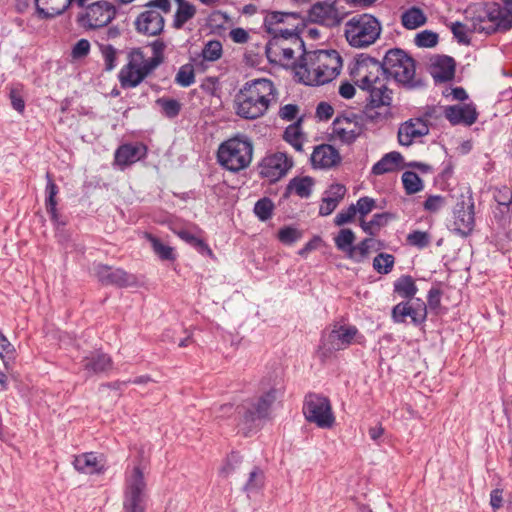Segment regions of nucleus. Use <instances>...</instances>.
Masks as SVG:
<instances>
[{"mask_svg":"<svg viewBox=\"0 0 512 512\" xmlns=\"http://www.w3.org/2000/svg\"><path fill=\"white\" fill-rule=\"evenodd\" d=\"M352 82L369 93L371 108L388 107L392 103V90L382 63L368 55L357 56L349 66Z\"/></svg>","mask_w":512,"mask_h":512,"instance_id":"f257e3e1","label":"nucleus"},{"mask_svg":"<svg viewBox=\"0 0 512 512\" xmlns=\"http://www.w3.org/2000/svg\"><path fill=\"white\" fill-rule=\"evenodd\" d=\"M278 92L274 83L266 78L246 82L235 95L233 109L237 116L245 120L263 117L269 108L276 104Z\"/></svg>","mask_w":512,"mask_h":512,"instance_id":"f03ea898","label":"nucleus"},{"mask_svg":"<svg viewBox=\"0 0 512 512\" xmlns=\"http://www.w3.org/2000/svg\"><path fill=\"white\" fill-rule=\"evenodd\" d=\"M342 58L336 50H315L304 54L295 67V74L305 85L318 86L336 78Z\"/></svg>","mask_w":512,"mask_h":512,"instance_id":"7ed1b4c3","label":"nucleus"},{"mask_svg":"<svg viewBox=\"0 0 512 512\" xmlns=\"http://www.w3.org/2000/svg\"><path fill=\"white\" fill-rule=\"evenodd\" d=\"M277 394V389L270 388L256 398L243 401L237 406V425L247 433L258 427L263 421L269 420Z\"/></svg>","mask_w":512,"mask_h":512,"instance_id":"20e7f679","label":"nucleus"},{"mask_svg":"<svg viewBox=\"0 0 512 512\" xmlns=\"http://www.w3.org/2000/svg\"><path fill=\"white\" fill-rule=\"evenodd\" d=\"M382 32L380 21L370 14H359L344 24V35L348 44L357 49L373 45Z\"/></svg>","mask_w":512,"mask_h":512,"instance_id":"39448f33","label":"nucleus"},{"mask_svg":"<svg viewBox=\"0 0 512 512\" xmlns=\"http://www.w3.org/2000/svg\"><path fill=\"white\" fill-rule=\"evenodd\" d=\"M252 154L253 146L249 140L233 137L219 145L217 160L223 168L238 172L250 164Z\"/></svg>","mask_w":512,"mask_h":512,"instance_id":"423d86ee","label":"nucleus"},{"mask_svg":"<svg viewBox=\"0 0 512 512\" xmlns=\"http://www.w3.org/2000/svg\"><path fill=\"white\" fill-rule=\"evenodd\" d=\"M508 12L497 3L488 4L476 10L470 18L471 30L490 35L511 28Z\"/></svg>","mask_w":512,"mask_h":512,"instance_id":"0eeeda50","label":"nucleus"},{"mask_svg":"<svg viewBox=\"0 0 512 512\" xmlns=\"http://www.w3.org/2000/svg\"><path fill=\"white\" fill-rule=\"evenodd\" d=\"M449 230L460 237L469 236L475 227V200L473 194H457L452 207Z\"/></svg>","mask_w":512,"mask_h":512,"instance_id":"6e6552de","label":"nucleus"},{"mask_svg":"<svg viewBox=\"0 0 512 512\" xmlns=\"http://www.w3.org/2000/svg\"><path fill=\"white\" fill-rule=\"evenodd\" d=\"M170 0H151L136 20V30L146 36H157L161 34L165 26L164 14L171 12Z\"/></svg>","mask_w":512,"mask_h":512,"instance_id":"1a4fd4ad","label":"nucleus"},{"mask_svg":"<svg viewBox=\"0 0 512 512\" xmlns=\"http://www.w3.org/2000/svg\"><path fill=\"white\" fill-rule=\"evenodd\" d=\"M77 23L85 29H98L107 26L116 15L114 5L105 0L93 1L79 7Z\"/></svg>","mask_w":512,"mask_h":512,"instance_id":"9d476101","label":"nucleus"},{"mask_svg":"<svg viewBox=\"0 0 512 512\" xmlns=\"http://www.w3.org/2000/svg\"><path fill=\"white\" fill-rule=\"evenodd\" d=\"M146 482L139 466L127 472L123 508L125 512H145Z\"/></svg>","mask_w":512,"mask_h":512,"instance_id":"9b49d317","label":"nucleus"},{"mask_svg":"<svg viewBox=\"0 0 512 512\" xmlns=\"http://www.w3.org/2000/svg\"><path fill=\"white\" fill-rule=\"evenodd\" d=\"M382 65L387 77L390 76L402 84H412L415 76V63L403 50H389Z\"/></svg>","mask_w":512,"mask_h":512,"instance_id":"f8f14e48","label":"nucleus"},{"mask_svg":"<svg viewBox=\"0 0 512 512\" xmlns=\"http://www.w3.org/2000/svg\"><path fill=\"white\" fill-rule=\"evenodd\" d=\"M303 413L307 421L323 429L331 428L335 422L329 399L319 394L310 393L305 397Z\"/></svg>","mask_w":512,"mask_h":512,"instance_id":"ddd939ff","label":"nucleus"},{"mask_svg":"<svg viewBox=\"0 0 512 512\" xmlns=\"http://www.w3.org/2000/svg\"><path fill=\"white\" fill-rule=\"evenodd\" d=\"M363 341L364 336L359 333L356 326L334 324L331 331L323 335L322 348L325 350L323 354L326 356L327 353L344 350L354 342L360 344Z\"/></svg>","mask_w":512,"mask_h":512,"instance_id":"4468645a","label":"nucleus"},{"mask_svg":"<svg viewBox=\"0 0 512 512\" xmlns=\"http://www.w3.org/2000/svg\"><path fill=\"white\" fill-rule=\"evenodd\" d=\"M305 53L304 42L300 37H293V42L273 37L266 47L268 59L283 64L294 63L295 54H299L302 58Z\"/></svg>","mask_w":512,"mask_h":512,"instance_id":"2eb2a0df","label":"nucleus"},{"mask_svg":"<svg viewBox=\"0 0 512 512\" xmlns=\"http://www.w3.org/2000/svg\"><path fill=\"white\" fill-rule=\"evenodd\" d=\"M157 63L145 61L139 52L131 53L128 63L121 69L119 80L123 88L138 86Z\"/></svg>","mask_w":512,"mask_h":512,"instance_id":"dca6fc26","label":"nucleus"},{"mask_svg":"<svg viewBox=\"0 0 512 512\" xmlns=\"http://www.w3.org/2000/svg\"><path fill=\"white\" fill-rule=\"evenodd\" d=\"M292 165V160L285 153L277 152L263 158L259 165V174L273 183L285 176Z\"/></svg>","mask_w":512,"mask_h":512,"instance_id":"f3484780","label":"nucleus"},{"mask_svg":"<svg viewBox=\"0 0 512 512\" xmlns=\"http://www.w3.org/2000/svg\"><path fill=\"white\" fill-rule=\"evenodd\" d=\"M363 132V123L357 115L337 117L332 124V135L343 143L354 142Z\"/></svg>","mask_w":512,"mask_h":512,"instance_id":"a211bd4d","label":"nucleus"},{"mask_svg":"<svg viewBox=\"0 0 512 512\" xmlns=\"http://www.w3.org/2000/svg\"><path fill=\"white\" fill-rule=\"evenodd\" d=\"M431 114L426 112L424 117L412 118L402 123L398 129V141L402 146H410L417 139L429 133L427 118Z\"/></svg>","mask_w":512,"mask_h":512,"instance_id":"6ab92c4d","label":"nucleus"},{"mask_svg":"<svg viewBox=\"0 0 512 512\" xmlns=\"http://www.w3.org/2000/svg\"><path fill=\"white\" fill-rule=\"evenodd\" d=\"M94 274L98 281L103 285H115L118 287H127L135 284L136 279L133 275L127 273L121 268H112L108 265L97 264L94 267Z\"/></svg>","mask_w":512,"mask_h":512,"instance_id":"aec40b11","label":"nucleus"},{"mask_svg":"<svg viewBox=\"0 0 512 512\" xmlns=\"http://www.w3.org/2000/svg\"><path fill=\"white\" fill-rule=\"evenodd\" d=\"M409 316L414 325H420L427 318V306L421 299H416L412 304L401 302L393 307L392 318L397 323H402Z\"/></svg>","mask_w":512,"mask_h":512,"instance_id":"412c9836","label":"nucleus"},{"mask_svg":"<svg viewBox=\"0 0 512 512\" xmlns=\"http://www.w3.org/2000/svg\"><path fill=\"white\" fill-rule=\"evenodd\" d=\"M296 17L297 14L295 13L271 12L265 16L263 25L265 30L269 34H272L273 37H279L281 39H287L288 41L293 42V37H300L294 30L283 29L276 26L284 23L288 18Z\"/></svg>","mask_w":512,"mask_h":512,"instance_id":"4be33fe9","label":"nucleus"},{"mask_svg":"<svg viewBox=\"0 0 512 512\" xmlns=\"http://www.w3.org/2000/svg\"><path fill=\"white\" fill-rule=\"evenodd\" d=\"M171 9L175 7L172 18V27L174 29H182L188 22H190L197 13L196 6L188 0H170Z\"/></svg>","mask_w":512,"mask_h":512,"instance_id":"5701e85b","label":"nucleus"},{"mask_svg":"<svg viewBox=\"0 0 512 512\" xmlns=\"http://www.w3.org/2000/svg\"><path fill=\"white\" fill-rule=\"evenodd\" d=\"M308 17L312 22L332 25L337 17V9L331 1H319L311 6Z\"/></svg>","mask_w":512,"mask_h":512,"instance_id":"b1692460","label":"nucleus"},{"mask_svg":"<svg viewBox=\"0 0 512 512\" xmlns=\"http://www.w3.org/2000/svg\"><path fill=\"white\" fill-rule=\"evenodd\" d=\"M430 74L436 82L451 80L455 74V62L449 56H437L431 60Z\"/></svg>","mask_w":512,"mask_h":512,"instance_id":"393cba45","label":"nucleus"},{"mask_svg":"<svg viewBox=\"0 0 512 512\" xmlns=\"http://www.w3.org/2000/svg\"><path fill=\"white\" fill-rule=\"evenodd\" d=\"M445 116L452 124L464 123L472 125L477 119V112L473 105H455L445 109Z\"/></svg>","mask_w":512,"mask_h":512,"instance_id":"a878e982","label":"nucleus"},{"mask_svg":"<svg viewBox=\"0 0 512 512\" xmlns=\"http://www.w3.org/2000/svg\"><path fill=\"white\" fill-rule=\"evenodd\" d=\"M73 465L77 471L84 474H100L104 471L102 458L93 452L76 456Z\"/></svg>","mask_w":512,"mask_h":512,"instance_id":"bb28decb","label":"nucleus"},{"mask_svg":"<svg viewBox=\"0 0 512 512\" xmlns=\"http://www.w3.org/2000/svg\"><path fill=\"white\" fill-rule=\"evenodd\" d=\"M311 161L315 167L330 168L340 161V155L333 146L323 144L314 149Z\"/></svg>","mask_w":512,"mask_h":512,"instance_id":"cd10ccee","label":"nucleus"},{"mask_svg":"<svg viewBox=\"0 0 512 512\" xmlns=\"http://www.w3.org/2000/svg\"><path fill=\"white\" fill-rule=\"evenodd\" d=\"M111 366V358L107 354L100 352H92L82 360V367L89 376L105 372L109 370Z\"/></svg>","mask_w":512,"mask_h":512,"instance_id":"c85d7f7f","label":"nucleus"},{"mask_svg":"<svg viewBox=\"0 0 512 512\" xmlns=\"http://www.w3.org/2000/svg\"><path fill=\"white\" fill-rule=\"evenodd\" d=\"M146 152L142 145L124 144L115 152V163L119 166H128L140 160Z\"/></svg>","mask_w":512,"mask_h":512,"instance_id":"c756f323","label":"nucleus"},{"mask_svg":"<svg viewBox=\"0 0 512 512\" xmlns=\"http://www.w3.org/2000/svg\"><path fill=\"white\" fill-rule=\"evenodd\" d=\"M37 13L42 18H52L62 14L71 0H35Z\"/></svg>","mask_w":512,"mask_h":512,"instance_id":"7c9ffc66","label":"nucleus"},{"mask_svg":"<svg viewBox=\"0 0 512 512\" xmlns=\"http://www.w3.org/2000/svg\"><path fill=\"white\" fill-rule=\"evenodd\" d=\"M402 160L403 157L398 152L387 153L373 165L372 173L375 175H382L396 171L400 167Z\"/></svg>","mask_w":512,"mask_h":512,"instance_id":"2f4dec72","label":"nucleus"},{"mask_svg":"<svg viewBox=\"0 0 512 512\" xmlns=\"http://www.w3.org/2000/svg\"><path fill=\"white\" fill-rule=\"evenodd\" d=\"M427 17L422 9L418 7H411L404 11L401 15L402 25L409 30H414L424 25Z\"/></svg>","mask_w":512,"mask_h":512,"instance_id":"473e14b6","label":"nucleus"},{"mask_svg":"<svg viewBox=\"0 0 512 512\" xmlns=\"http://www.w3.org/2000/svg\"><path fill=\"white\" fill-rule=\"evenodd\" d=\"M417 291L415 281L409 275H403L394 282V292L402 298L412 299Z\"/></svg>","mask_w":512,"mask_h":512,"instance_id":"72a5a7b5","label":"nucleus"},{"mask_svg":"<svg viewBox=\"0 0 512 512\" xmlns=\"http://www.w3.org/2000/svg\"><path fill=\"white\" fill-rule=\"evenodd\" d=\"M17 352L14 345L0 331V358L6 370L12 369L15 364Z\"/></svg>","mask_w":512,"mask_h":512,"instance_id":"f704fd0d","label":"nucleus"},{"mask_svg":"<svg viewBox=\"0 0 512 512\" xmlns=\"http://www.w3.org/2000/svg\"><path fill=\"white\" fill-rule=\"evenodd\" d=\"M283 138L288 142L296 151H302L303 148V134L300 127V120L290 124L284 131Z\"/></svg>","mask_w":512,"mask_h":512,"instance_id":"c9c22d12","label":"nucleus"},{"mask_svg":"<svg viewBox=\"0 0 512 512\" xmlns=\"http://www.w3.org/2000/svg\"><path fill=\"white\" fill-rule=\"evenodd\" d=\"M98 47L104 61V69L112 71L117 66L119 51L108 43H98Z\"/></svg>","mask_w":512,"mask_h":512,"instance_id":"e433bc0d","label":"nucleus"},{"mask_svg":"<svg viewBox=\"0 0 512 512\" xmlns=\"http://www.w3.org/2000/svg\"><path fill=\"white\" fill-rule=\"evenodd\" d=\"M223 55V46L219 40H209L204 44L201 56L204 61L215 62Z\"/></svg>","mask_w":512,"mask_h":512,"instance_id":"4c0bfd02","label":"nucleus"},{"mask_svg":"<svg viewBox=\"0 0 512 512\" xmlns=\"http://www.w3.org/2000/svg\"><path fill=\"white\" fill-rule=\"evenodd\" d=\"M274 209L275 205L272 200L263 197L255 203L253 211L260 221L265 222L272 217Z\"/></svg>","mask_w":512,"mask_h":512,"instance_id":"58836bf2","label":"nucleus"},{"mask_svg":"<svg viewBox=\"0 0 512 512\" xmlns=\"http://www.w3.org/2000/svg\"><path fill=\"white\" fill-rule=\"evenodd\" d=\"M373 242L372 238H365L359 244L352 246L347 257L356 263L362 262L369 254Z\"/></svg>","mask_w":512,"mask_h":512,"instance_id":"ea45409f","label":"nucleus"},{"mask_svg":"<svg viewBox=\"0 0 512 512\" xmlns=\"http://www.w3.org/2000/svg\"><path fill=\"white\" fill-rule=\"evenodd\" d=\"M395 263V258L389 253H379L373 259V268L379 274H388L392 271Z\"/></svg>","mask_w":512,"mask_h":512,"instance_id":"a19ab883","label":"nucleus"},{"mask_svg":"<svg viewBox=\"0 0 512 512\" xmlns=\"http://www.w3.org/2000/svg\"><path fill=\"white\" fill-rule=\"evenodd\" d=\"M313 186V178L310 176H298L289 182L286 192H311Z\"/></svg>","mask_w":512,"mask_h":512,"instance_id":"79ce46f5","label":"nucleus"},{"mask_svg":"<svg viewBox=\"0 0 512 512\" xmlns=\"http://www.w3.org/2000/svg\"><path fill=\"white\" fill-rule=\"evenodd\" d=\"M402 183L406 192H420L423 186V180L414 171H405L402 175Z\"/></svg>","mask_w":512,"mask_h":512,"instance_id":"37998d69","label":"nucleus"},{"mask_svg":"<svg viewBox=\"0 0 512 512\" xmlns=\"http://www.w3.org/2000/svg\"><path fill=\"white\" fill-rule=\"evenodd\" d=\"M354 240L355 234L351 229H341L337 237H335V245L340 251L348 255Z\"/></svg>","mask_w":512,"mask_h":512,"instance_id":"c03bdc74","label":"nucleus"},{"mask_svg":"<svg viewBox=\"0 0 512 512\" xmlns=\"http://www.w3.org/2000/svg\"><path fill=\"white\" fill-rule=\"evenodd\" d=\"M493 216L499 225L505 227L510 224L512 219V205H505L503 203L494 204Z\"/></svg>","mask_w":512,"mask_h":512,"instance_id":"a18cd8bd","label":"nucleus"},{"mask_svg":"<svg viewBox=\"0 0 512 512\" xmlns=\"http://www.w3.org/2000/svg\"><path fill=\"white\" fill-rule=\"evenodd\" d=\"M146 238L152 245L154 252L163 260H172L174 258L173 249L163 244L158 238L152 234H146Z\"/></svg>","mask_w":512,"mask_h":512,"instance_id":"49530a36","label":"nucleus"},{"mask_svg":"<svg viewBox=\"0 0 512 512\" xmlns=\"http://www.w3.org/2000/svg\"><path fill=\"white\" fill-rule=\"evenodd\" d=\"M175 82L182 87H189L195 82L194 68L190 64L181 66L176 74Z\"/></svg>","mask_w":512,"mask_h":512,"instance_id":"de8ad7c7","label":"nucleus"},{"mask_svg":"<svg viewBox=\"0 0 512 512\" xmlns=\"http://www.w3.org/2000/svg\"><path fill=\"white\" fill-rule=\"evenodd\" d=\"M177 235L179 236V238H181L188 244L197 248L200 252H207L209 254L212 253L211 249L208 247V245L202 239L197 238L195 235H193L188 230L181 229V230L177 231Z\"/></svg>","mask_w":512,"mask_h":512,"instance_id":"09e8293b","label":"nucleus"},{"mask_svg":"<svg viewBox=\"0 0 512 512\" xmlns=\"http://www.w3.org/2000/svg\"><path fill=\"white\" fill-rule=\"evenodd\" d=\"M406 240L409 245L423 249L430 244V235L428 232L415 230L407 235Z\"/></svg>","mask_w":512,"mask_h":512,"instance_id":"8fccbe9b","label":"nucleus"},{"mask_svg":"<svg viewBox=\"0 0 512 512\" xmlns=\"http://www.w3.org/2000/svg\"><path fill=\"white\" fill-rule=\"evenodd\" d=\"M414 43L418 47H434L438 43V34L430 30H423L420 33L416 34L414 38Z\"/></svg>","mask_w":512,"mask_h":512,"instance_id":"3c124183","label":"nucleus"},{"mask_svg":"<svg viewBox=\"0 0 512 512\" xmlns=\"http://www.w3.org/2000/svg\"><path fill=\"white\" fill-rule=\"evenodd\" d=\"M57 194H49L48 198L46 199V211L50 215L51 220L56 225L64 226L66 225V219L61 217L57 212V200H56Z\"/></svg>","mask_w":512,"mask_h":512,"instance_id":"603ef678","label":"nucleus"},{"mask_svg":"<svg viewBox=\"0 0 512 512\" xmlns=\"http://www.w3.org/2000/svg\"><path fill=\"white\" fill-rule=\"evenodd\" d=\"M157 104L161 107L163 113L168 118L176 117L179 114L180 110H181L180 103L177 100H174V99H163V98H160V99L157 100Z\"/></svg>","mask_w":512,"mask_h":512,"instance_id":"864d4df0","label":"nucleus"},{"mask_svg":"<svg viewBox=\"0 0 512 512\" xmlns=\"http://www.w3.org/2000/svg\"><path fill=\"white\" fill-rule=\"evenodd\" d=\"M301 232H299L296 228L287 226L281 228L278 232V239L281 243L285 245H292L296 241L301 238Z\"/></svg>","mask_w":512,"mask_h":512,"instance_id":"5fc2aeb1","label":"nucleus"},{"mask_svg":"<svg viewBox=\"0 0 512 512\" xmlns=\"http://www.w3.org/2000/svg\"><path fill=\"white\" fill-rule=\"evenodd\" d=\"M447 201L446 198L441 195H430L423 203V207L425 211L430 213L439 212L445 205Z\"/></svg>","mask_w":512,"mask_h":512,"instance_id":"6e6d98bb","label":"nucleus"},{"mask_svg":"<svg viewBox=\"0 0 512 512\" xmlns=\"http://www.w3.org/2000/svg\"><path fill=\"white\" fill-rule=\"evenodd\" d=\"M263 479V472L258 468H255L249 474V479L244 487L245 491L252 492L260 489L263 486Z\"/></svg>","mask_w":512,"mask_h":512,"instance_id":"4d7b16f0","label":"nucleus"},{"mask_svg":"<svg viewBox=\"0 0 512 512\" xmlns=\"http://www.w3.org/2000/svg\"><path fill=\"white\" fill-rule=\"evenodd\" d=\"M451 31L455 38L458 39L459 42L467 43L468 40V32H472L471 30V22L468 24H463L461 22H454L451 24Z\"/></svg>","mask_w":512,"mask_h":512,"instance_id":"13d9d810","label":"nucleus"},{"mask_svg":"<svg viewBox=\"0 0 512 512\" xmlns=\"http://www.w3.org/2000/svg\"><path fill=\"white\" fill-rule=\"evenodd\" d=\"M344 194H339L336 197L323 198L322 204L319 208V214L321 216L330 215L338 206L339 202L343 199Z\"/></svg>","mask_w":512,"mask_h":512,"instance_id":"bf43d9fd","label":"nucleus"},{"mask_svg":"<svg viewBox=\"0 0 512 512\" xmlns=\"http://www.w3.org/2000/svg\"><path fill=\"white\" fill-rule=\"evenodd\" d=\"M357 214V209L354 204H351L347 209L342 210L339 212L335 219L334 223L336 226H343L347 223H350L354 220L355 216Z\"/></svg>","mask_w":512,"mask_h":512,"instance_id":"052dcab7","label":"nucleus"},{"mask_svg":"<svg viewBox=\"0 0 512 512\" xmlns=\"http://www.w3.org/2000/svg\"><path fill=\"white\" fill-rule=\"evenodd\" d=\"M242 462V456L238 452H232L228 455L225 464L221 469V473L225 476L231 474Z\"/></svg>","mask_w":512,"mask_h":512,"instance_id":"680f3d73","label":"nucleus"},{"mask_svg":"<svg viewBox=\"0 0 512 512\" xmlns=\"http://www.w3.org/2000/svg\"><path fill=\"white\" fill-rule=\"evenodd\" d=\"M375 204L376 202L373 198L367 196L362 197L357 201V204L355 205L357 213H359L360 216L363 218L374 209Z\"/></svg>","mask_w":512,"mask_h":512,"instance_id":"e2e57ef3","label":"nucleus"},{"mask_svg":"<svg viewBox=\"0 0 512 512\" xmlns=\"http://www.w3.org/2000/svg\"><path fill=\"white\" fill-rule=\"evenodd\" d=\"M441 296L442 292L439 288H431L428 292L426 306L431 310H438L441 304Z\"/></svg>","mask_w":512,"mask_h":512,"instance_id":"0e129e2a","label":"nucleus"},{"mask_svg":"<svg viewBox=\"0 0 512 512\" xmlns=\"http://www.w3.org/2000/svg\"><path fill=\"white\" fill-rule=\"evenodd\" d=\"M90 51V42L87 39H80L72 49L73 58L79 59L88 55Z\"/></svg>","mask_w":512,"mask_h":512,"instance_id":"69168bd1","label":"nucleus"},{"mask_svg":"<svg viewBox=\"0 0 512 512\" xmlns=\"http://www.w3.org/2000/svg\"><path fill=\"white\" fill-rule=\"evenodd\" d=\"M384 217L385 214L383 213L375 214L369 222H365L364 220H362L361 227L366 233L374 235L372 228L382 226Z\"/></svg>","mask_w":512,"mask_h":512,"instance_id":"338daca9","label":"nucleus"},{"mask_svg":"<svg viewBox=\"0 0 512 512\" xmlns=\"http://www.w3.org/2000/svg\"><path fill=\"white\" fill-rule=\"evenodd\" d=\"M299 108L295 104H286L279 110V117L286 121H292L296 118Z\"/></svg>","mask_w":512,"mask_h":512,"instance_id":"774afa93","label":"nucleus"}]
</instances>
